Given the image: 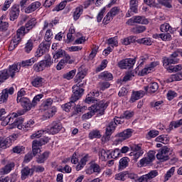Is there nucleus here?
<instances>
[{"instance_id": "30", "label": "nucleus", "mask_w": 182, "mask_h": 182, "mask_svg": "<svg viewBox=\"0 0 182 182\" xmlns=\"http://www.w3.org/2000/svg\"><path fill=\"white\" fill-rule=\"evenodd\" d=\"M130 159L127 157H123L119 160V170H124L126 167L129 166Z\"/></svg>"}, {"instance_id": "53", "label": "nucleus", "mask_w": 182, "mask_h": 182, "mask_svg": "<svg viewBox=\"0 0 182 182\" xmlns=\"http://www.w3.org/2000/svg\"><path fill=\"white\" fill-rule=\"evenodd\" d=\"M156 141L159 143H163V144H167L168 143V139L166 136V135H160L155 139Z\"/></svg>"}, {"instance_id": "31", "label": "nucleus", "mask_w": 182, "mask_h": 182, "mask_svg": "<svg viewBox=\"0 0 182 182\" xmlns=\"http://www.w3.org/2000/svg\"><path fill=\"white\" fill-rule=\"evenodd\" d=\"M179 60L180 59H173L164 57L163 58L164 66H168V65H176V63H178Z\"/></svg>"}, {"instance_id": "36", "label": "nucleus", "mask_w": 182, "mask_h": 182, "mask_svg": "<svg viewBox=\"0 0 182 182\" xmlns=\"http://www.w3.org/2000/svg\"><path fill=\"white\" fill-rule=\"evenodd\" d=\"M14 167H15V164L14 162H11L7 164L1 170L4 174H8L12 171V168H14Z\"/></svg>"}, {"instance_id": "1", "label": "nucleus", "mask_w": 182, "mask_h": 182, "mask_svg": "<svg viewBox=\"0 0 182 182\" xmlns=\"http://www.w3.org/2000/svg\"><path fill=\"white\" fill-rule=\"evenodd\" d=\"M108 106L109 102L106 100H102L101 101H99L95 105H92L89 108L90 112L84 114L82 116V120H87L89 119H91L92 117L95 116V113H99V114L101 115L105 114V110L107 109Z\"/></svg>"}, {"instance_id": "33", "label": "nucleus", "mask_w": 182, "mask_h": 182, "mask_svg": "<svg viewBox=\"0 0 182 182\" xmlns=\"http://www.w3.org/2000/svg\"><path fill=\"white\" fill-rule=\"evenodd\" d=\"M49 151H46L43 153L41 155L38 156L36 161L38 163V164H42L43 163H45L46 160H48V158L49 157Z\"/></svg>"}, {"instance_id": "16", "label": "nucleus", "mask_w": 182, "mask_h": 182, "mask_svg": "<svg viewBox=\"0 0 182 182\" xmlns=\"http://www.w3.org/2000/svg\"><path fill=\"white\" fill-rule=\"evenodd\" d=\"M8 70L9 76L11 77V79H14L15 77V74L18 73L19 70H21V64L18 63L17 64H14L12 65L9 66V68Z\"/></svg>"}, {"instance_id": "6", "label": "nucleus", "mask_w": 182, "mask_h": 182, "mask_svg": "<svg viewBox=\"0 0 182 182\" xmlns=\"http://www.w3.org/2000/svg\"><path fill=\"white\" fill-rule=\"evenodd\" d=\"M159 176V171L157 170H152L149 171L148 173L141 176L139 178V182H151L153 178H156Z\"/></svg>"}, {"instance_id": "64", "label": "nucleus", "mask_w": 182, "mask_h": 182, "mask_svg": "<svg viewBox=\"0 0 182 182\" xmlns=\"http://www.w3.org/2000/svg\"><path fill=\"white\" fill-rule=\"evenodd\" d=\"M166 96H167L168 100H173L174 97H177L178 94L175 91L169 90L168 91Z\"/></svg>"}, {"instance_id": "52", "label": "nucleus", "mask_w": 182, "mask_h": 182, "mask_svg": "<svg viewBox=\"0 0 182 182\" xmlns=\"http://www.w3.org/2000/svg\"><path fill=\"white\" fill-rule=\"evenodd\" d=\"M152 161H153L152 159L149 158V156H146V157L141 159L139 161V164H140V166H149V164H151Z\"/></svg>"}, {"instance_id": "25", "label": "nucleus", "mask_w": 182, "mask_h": 182, "mask_svg": "<svg viewBox=\"0 0 182 182\" xmlns=\"http://www.w3.org/2000/svg\"><path fill=\"white\" fill-rule=\"evenodd\" d=\"M99 157L102 161H106V160L112 157V154L109 151H106L105 149H101L99 152Z\"/></svg>"}, {"instance_id": "61", "label": "nucleus", "mask_w": 182, "mask_h": 182, "mask_svg": "<svg viewBox=\"0 0 182 182\" xmlns=\"http://www.w3.org/2000/svg\"><path fill=\"white\" fill-rule=\"evenodd\" d=\"M159 38H161V39H162L165 42H167L168 41H171V39H172L171 35L170 34V33H161V34L159 35Z\"/></svg>"}, {"instance_id": "2", "label": "nucleus", "mask_w": 182, "mask_h": 182, "mask_svg": "<svg viewBox=\"0 0 182 182\" xmlns=\"http://www.w3.org/2000/svg\"><path fill=\"white\" fill-rule=\"evenodd\" d=\"M25 114V111L18 110L17 112H14L11 116H7L5 117L4 122H1L2 126H11L10 128L14 129V126L15 125V120L17 117L21 116H23Z\"/></svg>"}, {"instance_id": "3", "label": "nucleus", "mask_w": 182, "mask_h": 182, "mask_svg": "<svg viewBox=\"0 0 182 182\" xmlns=\"http://www.w3.org/2000/svg\"><path fill=\"white\" fill-rule=\"evenodd\" d=\"M19 137V134H13L5 139H0V149H7V147H11L12 143Z\"/></svg>"}, {"instance_id": "49", "label": "nucleus", "mask_w": 182, "mask_h": 182, "mask_svg": "<svg viewBox=\"0 0 182 182\" xmlns=\"http://www.w3.org/2000/svg\"><path fill=\"white\" fill-rule=\"evenodd\" d=\"M143 154H144V151H140L138 152H131L129 156H132L133 160H134V161H137V160H139V159H140Z\"/></svg>"}, {"instance_id": "46", "label": "nucleus", "mask_w": 182, "mask_h": 182, "mask_svg": "<svg viewBox=\"0 0 182 182\" xmlns=\"http://www.w3.org/2000/svg\"><path fill=\"white\" fill-rule=\"evenodd\" d=\"M146 31V26H136L132 28L133 33H143Z\"/></svg>"}, {"instance_id": "26", "label": "nucleus", "mask_w": 182, "mask_h": 182, "mask_svg": "<svg viewBox=\"0 0 182 182\" xmlns=\"http://www.w3.org/2000/svg\"><path fill=\"white\" fill-rule=\"evenodd\" d=\"M35 62H38L37 57L31 58L29 60H23L21 63H18V65H20V68L21 66L22 68H25L26 66H32V65L35 63Z\"/></svg>"}, {"instance_id": "22", "label": "nucleus", "mask_w": 182, "mask_h": 182, "mask_svg": "<svg viewBox=\"0 0 182 182\" xmlns=\"http://www.w3.org/2000/svg\"><path fill=\"white\" fill-rule=\"evenodd\" d=\"M114 130H116V124L115 122L111 121V122L106 127L105 136H107V137H110V136L113 134Z\"/></svg>"}, {"instance_id": "58", "label": "nucleus", "mask_w": 182, "mask_h": 182, "mask_svg": "<svg viewBox=\"0 0 182 182\" xmlns=\"http://www.w3.org/2000/svg\"><path fill=\"white\" fill-rule=\"evenodd\" d=\"M108 45H110L112 48L117 46L119 45V41H117V37H113L107 40Z\"/></svg>"}, {"instance_id": "59", "label": "nucleus", "mask_w": 182, "mask_h": 182, "mask_svg": "<svg viewBox=\"0 0 182 182\" xmlns=\"http://www.w3.org/2000/svg\"><path fill=\"white\" fill-rule=\"evenodd\" d=\"M107 63H108L107 60H103L101 64L100 65V66H98L96 68V72H102V70H103L104 69H106V68L107 67Z\"/></svg>"}, {"instance_id": "17", "label": "nucleus", "mask_w": 182, "mask_h": 182, "mask_svg": "<svg viewBox=\"0 0 182 182\" xmlns=\"http://www.w3.org/2000/svg\"><path fill=\"white\" fill-rule=\"evenodd\" d=\"M102 171V168L97 163H91L90 168L86 171L87 174H93V173H97L100 174Z\"/></svg>"}, {"instance_id": "39", "label": "nucleus", "mask_w": 182, "mask_h": 182, "mask_svg": "<svg viewBox=\"0 0 182 182\" xmlns=\"http://www.w3.org/2000/svg\"><path fill=\"white\" fill-rule=\"evenodd\" d=\"M45 68H46V66L45 65V62L43 60H41L33 65L36 72H42Z\"/></svg>"}, {"instance_id": "28", "label": "nucleus", "mask_w": 182, "mask_h": 182, "mask_svg": "<svg viewBox=\"0 0 182 182\" xmlns=\"http://www.w3.org/2000/svg\"><path fill=\"white\" fill-rule=\"evenodd\" d=\"M129 6L131 12H134V14H137V12H139V0H130Z\"/></svg>"}, {"instance_id": "7", "label": "nucleus", "mask_w": 182, "mask_h": 182, "mask_svg": "<svg viewBox=\"0 0 182 182\" xmlns=\"http://www.w3.org/2000/svg\"><path fill=\"white\" fill-rule=\"evenodd\" d=\"M136 63V59L134 58H126L118 63V66L121 69H132Z\"/></svg>"}, {"instance_id": "13", "label": "nucleus", "mask_w": 182, "mask_h": 182, "mask_svg": "<svg viewBox=\"0 0 182 182\" xmlns=\"http://www.w3.org/2000/svg\"><path fill=\"white\" fill-rule=\"evenodd\" d=\"M83 92H85V90H83V88L73 86V94L72 95L71 100H73V102H77V100H79L80 97H82Z\"/></svg>"}, {"instance_id": "27", "label": "nucleus", "mask_w": 182, "mask_h": 182, "mask_svg": "<svg viewBox=\"0 0 182 182\" xmlns=\"http://www.w3.org/2000/svg\"><path fill=\"white\" fill-rule=\"evenodd\" d=\"M26 33H28V31H26V28H25V26H21L17 30L16 35L14 36V38H17L18 41H21L22 37L25 36Z\"/></svg>"}, {"instance_id": "4", "label": "nucleus", "mask_w": 182, "mask_h": 182, "mask_svg": "<svg viewBox=\"0 0 182 182\" xmlns=\"http://www.w3.org/2000/svg\"><path fill=\"white\" fill-rule=\"evenodd\" d=\"M50 49V43L43 41L38 46L36 51V58H41L43 56L45 53H48Z\"/></svg>"}, {"instance_id": "18", "label": "nucleus", "mask_w": 182, "mask_h": 182, "mask_svg": "<svg viewBox=\"0 0 182 182\" xmlns=\"http://www.w3.org/2000/svg\"><path fill=\"white\" fill-rule=\"evenodd\" d=\"M44 82L45 80L43 77L41 76H36L32 78L31 83L33 87H42Z\"/></svg>"}, {"instance_id": "8", "label": "nucleus", "mask_w": 182, "mask_h": 182, "mask_svg": "<svg viewBox=\"0 0 182 182\" xmlns=\"http://www.w3.org/2000/svg\"><path fill=\"white\" fill-rule=\"evenodd\" d=\"M170 156V149L167 147H164L161 149H160L156 154V159L158 160H160V161H167Z\"/></svg>"}, {"instance_id": "24", "label": "nucleus", "mask_w": 182, "mask_h": 182, "mask_svg": "<svg viewBox=\"0 0 182 182\" xmlns=\"http://www.w3.org/2000/svg\"><path fill=\"white\" fill-rule=\"evenodd\" d=\"M34 26H36V18H32L27 21V23L24 26V28L26 32L29 33L30 31H32V29H33Z\"/></svg>"}, {"instance_id": "11", "label": "nucleus", "mask_w": 182, "mask_h": 182, "mask_svg": "<svg viewBox=\"0 0 182 182\" xmlns=\"http://www.w3.org/2000/svg\"><path fill=\"white\" fill-rule=\"evenodd\" d=\"M62 129H63V127H62L60 122H53L51 124V126L47 129V133H48V134H57V133H59Z\"/></svg>"}, {"instance_id": "14", "label": "nucleus", "mask_w": 182, "mask_h": 182, "mask_svg": "<svg viewBox=\"0 0 182 182\" xmlns=\"http://www.w3.org/2000/svg\"><path fill=\"white\" fill-rule=\"evenodd\" d=\"M19 12H21L19 5L14 4L10 9V21H15V19H18V17L19 16Z\"/></svg>"}, {"instance_id": "10", "label": "nucleus", "mask_w": 182, "mask_h": 182, "mask_svg": "<svg viewBox=\"0 0 182 182\" xmlns=\"http://www.w3.org/2000/svg\"><path fill=\"white\" fill-rule=\"evenodd\" d=\"M33 173H35V169H33V168H31L28 166L23 167L21 170V178L22 181L26 180V178H29V177H32Z\"/></svg>"}, {"instance_id": "21", "label": "nucleus", "mask_w": 182, "mask_h": 182, "mask_svg": "<svg viewBox=\"0 0 182 182\" xmlns=\"http://www.w3.org/2000/svg\"><path fill=\"white\" fill-rule=\"evenodd\" d=\"M144 95H146V92L143 90L133 92L130 99L131 103H134L136 100H139V99H141V97H143Z\"/></svg>"}, {"instance_id": "23", "label": "nucleus", "mask_w": 182, "mask_h": 182, "mask_svg": "<svg viewBox=\"0 0 182 182\" xmlns=\"http://www.w3.org/2000/svg\"><path fill=\"white\" fill-rule=\"evenodd\" d=\"M99 79H101V80H105V82L113 80V74L108 71H104L99 75Z\"/></svg>"}, {"instance_id": "62", "label": "nucleus", "mask_w": 182, "mask_h": 182, "mask_svg": "<svg viewBox=\"0 0 182 182\" xmlns=\"http://www.w3.org/2000/svg\"><path fill=\"white\" fill-rule=\"evenodd\" d=\"M159 90V84L157 82H152L149 85L150 93H156V91Z\"/></svg>"}, {"instance_id": "54", "label": "nucleus", "mask_w": 182, "mask_h": 182, "mask_svg": "<svg viewBox=\"0 0 182 182\" xmlns=\"http://www.w3.org/2000/svg\"><path fill=\"white\" fill-rule=\"evenodd\" d=\"M121 42L122 45H125V46L130 45L131 43H133L134 42V37L129 36V37L125 38L124 39H122Z\"/></svg>"}, {"instance_id": "9", "label": "nucleus", "mask_w": 182, "mask_h": 182, "mask_svg": "<svg viewBox=\"0 0 182 182\" xmlns=\"http://www.w3.org/2000/svg\"><path fill=\"white\" fill-rule=\"evenodd\" d=\"M14 92H15L14 87L3 90L1 93H0V105H2V103H6V102H8L9 95H14Z\"/></svg>"}, {"instance_id": "50", "label": "nucleus", "mask_w": 182, "mask_h": 182, "mask_svg": "<svg viewBox=\"0 0 182 182\" xmlns=\"http://www.w3.org/2000/svg\"><path fill=\"white\" fill-rule=\"evenodd\" d=\"M182 70L181 65H171L167 68V70H168L171 73H176V72H180V70Z\"/></svg>"}, {"instance_id": "60", "label": "nucleus", "mask_w": 182, "mask_h": 182, "mask_svg": "<svg viewBox=\"0 0 182 182\" xmlns=\"http://www.w3.org/2000/svg\"><path fill=\"white\" fill-rule=\"evenodd\" d=\"M87 74V73L86 71H80L79 72L76 76H75V82H79V80H82V79H85V76H86V75Z\"/></svg>"}, {"instance_id": "35", "label": "nucleus", "mask_w": 182, "mask_h": 182, "mask_svg": "<svg viewBox=\"0 0 182 182\" xmlns=\"http://www.w3.org/2000/svg\"><path fill=\"white\" fill-rule=\"evenodd\" d=\"M65 52L66 51H65V50H62V49H59L57 51H55V53L53 55V59H54L55 63L58 62V60H56L57 59H60V58H63V56H65Z\"/></svg>"}, {"instance_id": "43", "label": "nucleus", "mask_w": 182, "mask_h": 182, "mask_svg": "<svg viewBox=\"0 0 182 182\" xmlns=\"http://www.w3.org/2000/svg\"><path fill=\"white\" fill-rule=\"evenodd\" d=\"M33 49V41L31 39L28 40L25 45L24 51L26 53H30Z\"/></svg>"}, {"instance_id": "47", "label": "nucleus", "mask_w": 182, "mask_h": 182, "mask_svg": "<svg viewBox=\"0 0 182 182\" xmlns=\"http://www.w3.org/2000/svg\"><path fill=\"white\" fill-rule=\"evenodd\" d=\"M89 137L91 139H100V137H102V134H100V132L99 130L95 129L90 132Z\"/></svg>"}, {"instance_id": "63", "label": "nucleus", "mask_w": 182, "mask_h": 182, "mask_svg": "<svg viewBox=\"0 0 182 182\" xmlns=\"http://www.w3.org/2000/svg\"><path fill=\"white\" fill-rule=\"evenodd\" d=\"M12 151L17 154H21V153L25 151V148L23 146H16L12 149Z\"/></svg>"}, {"instance_id": "29", "label": "nucleus", "mask_w": 182, "mask_h": 182, "mask_svg": "<svg viewBox=\"0 0 182 182\" xmlns=\"http://www.w3.org/2000/svg\"><path fill=\"white\" fill-rule=\"evenodd\" d=\"M17 127L19 130H23V118L22 117H18L15 119L14 125L13 129Z\"/></svg>"}, {"instance_id": "19", "label": "nucleus", "mask_w": 182, "mask_h": 182, "mask_svg": "<svg viewBox=\"0 0 182 182\" xmlns=\"http://www.w3.org/2000/svg\"><path fill=\"white\" fill-rule=\"evenodd\" d=\"M132 134H133V129H127L122 132L117 134L116 137H122V140H127V139L132 137Z\"/></svg>"}, {"instance_id": "41", "label": "nucleus", "mask_w": 182, "mask_h": 182, "mask_svg": "<svg viewBox=\"0 0 182 182\" xmlns=\"http://www.w3.org/2000/svg\"><path fill=\"white\" fill-rule=\"evenodd\" d=\"M21 41L16 38L15 37L13 38L11 41L10 42L9 46V50L12 51L18 45H19Z\"/></svg>"}, {"instance_id": "34", "label": "nucleus", "mask_w": 182, "mask_h": 182, "mask_svg": "<svg viewBox=\"0 0 182 182\" xmlns=\"http://www.w3.org/2000/svg\"><path fill=\"white\" fill-rule=\"evenodd\" d=\"M136 42L137 43H140L141 45H145L146 46H150L153 43V41L150 38H139L138 40H136Z\"/></svg>"}, {"instance_id": "48", "label": "nucleus", "mask_w": 182, "mask_h": 182, "mask_svg": "<svg viewBox=\"0 0 182 182\" xmlns=\"http://www.w3.org/2000/svg\"><path fill=\"white\" fill-rule=\"evenodd\" d=\"M53 36V33L52 32V30L48 29L46 31V35L44 37L45 41L43 42H48V43H50V41Z\"/></svg>"}, {"instance_id": "15", "label": "nucleus", "mask_w": 182, "mask_h": 182, "mask_svg": "<svg viewBox=\"0 0 182 182\" xmlns=\"http://www.w3.org/2000/svg\"><path fill=\"white\" fill-rule=\"evenodd\" d=\"M41 5H42V4H41L40 1H34L24 9V12L25 14H32V12H35L36 9H39Z\"/></svg>"}, {"instance_id": "5", "label": "nucleus", "mask_w": 182, "mask_h": 182, "mask_svg": "<svg viewBox=\"0 0 182 182\" xmlns=\"http://www.w3.org/2000/svg\"><path fill=\"white\" fill-rule=\"evenodd\" d=\"M134 23L147 25L149 24V20L143 16H134L127 21V25H129L130 26H133Z\"/></svg>"}, {"instance_id": "20", "label": "nucleus", "mask_w": 182, "mask_h": 182, "mask_svg": "<svg viewBox=\"0 0 182 182\" xmlns=\"http://www.w3.org/2000/svg\"><path fill=\"white\" fill-rule=\"evenodd\" d=\"M160 31L163 33H168V32H169V33H174V32H176V28L171 27L168 23H164L160 26Z\"/></svg>"}, {"instance_id": "37", "label": "nucleus", "mask_w": 182, "mask_h": 182, "mask_svg": "<svg viewBox=\"0 0 182 182\" xmlns=\"http://www.w3.org/2000/svg\"><path fill=\"white\" fill-rule=\"evenodd\" d=\"M83 14V7L79 6L77 7L73 13V18L74 21H77L79 18H80V16Z\"/></svg>"}, {"instance_id": "55", "label": "nucleus", "mask_w": 182, "mask_h": 182, "mask_svg": "<svg viewBox=\"0 0 182 182\" xmlns=\"http://www.w3.org/2000/svg\"><path fill=\"white\" fill-rule=\"evenodd\" d=\"M76 75V70H73L63 75V78L67 79V80H70V79H73Z\"/></svg>"}, {"instance_id": "12", "label": "nucleus", "mask_w": 182, "mask_h": 182, "mask_svg": "<svg viewBox=\"0 0 182 182\" xmlns=\"http://www.w3.org/2000/svg\"><path fill=\"white\" fill-rule=\"evenodd\" d=\"M17 103H20V105L22 106L24 111V114L26 112H29L32 107H33V105L32 102H31V100L28 97H25L23 99L19 98L18 101H17Z\"/></svg>"}, {"instance_id": "44", "label": "nucleus", "mask_w": 182, "mask_h": 182, "mask_svg": "<svg viewBox=\"0 0 182 182\" xmlns=\"http://www.w3.org/2000/svg\"><path fill=\"white\" fill-rule=\"evenodd\" d=\"M174 171H176V167H171L164 176V181H168L171 178L172 176H174Z\"/></svg>"}, {"instance_id": "38", "label": "nucleus", "mask_w": 182, "mask_h": 182, "mask_svg": "<svg viewBox=\"0 0 182 182\" xmlns=\"http://www.w3.org/2000/svg\"><path fill=\"white\" fill-rule=\"evenodd\" d=\"M178 80H182L181 73H176L171 75V77L168 78L167 82H168L169 83H171V82H176Z\"/></svg>"}, {"instance_id": "45", "label": "nucleus", "mask_w": 182, "mask_h": 182, "mask_svg": "<svg viewBox=\"0 0 182 182\" xmlns=\"http://www.w3.org/2000/svg\"><path fill=\"white\" fill-rule=\"evenodd\" d=\"M180 126H181V121H173L170 123L168 128L166 129L167 132H171V130H173V129H177V127H180Z\"/></svg>"}, {"instance_id": "57", "label": "nucleus", "mask_w": 182, "mask_h": 182, "mask_svg": "<svg viewBox=\"0 0 182 182\" xmlns=\"http://www.w3.org/2000/svg\"><path fill=\"white\" fill-rule=\"evenodd\" d=\"M48 133L47 130H40L34 134H33L31 136V139H39V137H42V134H45Z\"/></svg>"}, {"instance_id": "56", "label": "nucleus", "mask_w": 182, "mask_h": 182, "mask_svg": "<svg viewBox=\"0 0 182 182\" xmlns=\"http://www.w3.org/2000/svg\"><path fill=\"white\" fill-rule=\"evenodd\" d=\"M35 121L31 119L23 125V130H30L31 129H32V127H33Z\"/></svg>"}, {"instance_id": "32", "label": "nucleus", "mask_w": 182, "mask_h": 182, "mask_svg": "<svg viewBox=\"0 0 182 182\" xmlns=\"http://www.w3.org/2000/svg\"><path fill=\"white\" fill-rule=\"evenodd\" d=\"M5 16L0 17V31H7L9 28V23L5 21Z\"/></svg>"}, {"instance_id": "42", "label": "nucleus", "mask_w": 182, "mask_h": 182, "mask_svg": "<svg viewBox=\"0 0 182 182\" xmlns=\"http://www.w3.org/2000/svg\"><path fill=\"white\" fill-rule=\"evenodd\" d=\"M9 78V73L8 70H4L0 71V83H4V80Z\"/></svg>"}, {"instance_id": "51", "label": "nucleus", "mask_w": 182, "mask_h": 182, "mask_svg": "<svg viewBox=\"0 0 182 182\" xmlns=\"http://www.w3.org/2000/svg\"><path fill=\"white\" fill-rule=\"evenodd\" d=\"M72 106H75V101L71 100L70 102L62 105V108L65 110V112H70V109H72Z\"/></svg>"}, {"instance_id": "40", "label": "nucleus", "mask_w": 182, "mask_h": 182, "mask_svg": "<svg viewBox=\"0 0 182 182\" xmlns=\"http://www.w3.org/2000/svg\"><path fill=\"white\" fill-rule=\"evenodd\" d=\"M127 178V171L120 172L115 175V180H118L119 181H125Z\"/></svg>"}]
</instances>
